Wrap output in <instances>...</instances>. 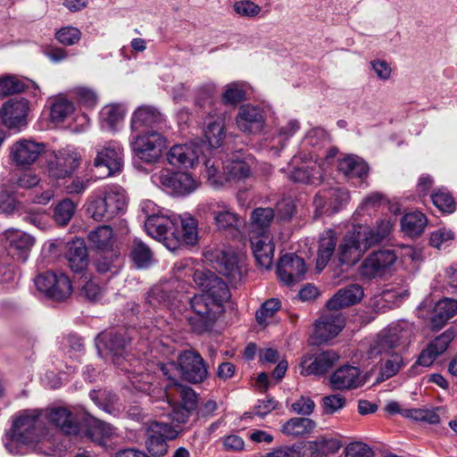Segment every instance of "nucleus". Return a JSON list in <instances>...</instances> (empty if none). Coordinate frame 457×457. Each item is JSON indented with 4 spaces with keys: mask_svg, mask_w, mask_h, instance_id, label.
Masks as SVG:
<instances>
[{
    "mask_svg": "<svg viewBox=\"0 0 457 457\" xmlns=\"http://www.w3.org/2000/svg\"><path fill=\"white\" fill-rule=\"evenodd\" d=\"M195 283L203 289L189 299L192 314L187 316L191 329L196 334L209 331L224 312V303L230 298L227 284L213 273L195 271Z\"/></svg>",
    "mask_w": 457,
    "mask_h": 457,
    "instance_id": "obj_1",
    "label": "nucleus"
},
{
    "mask_svg": "<svg viewBox=\"0 0 457 457\" xmlns=\"http://www.w3.org/2000/svg\"><path fill=\"white\" fill-rule=\"evenodd\" d=\"M392 228L390 220H381L376 227L353 226L342 237L337 251L338 262L342 265L353 266L358 262L365 252L386 238Z\"/></svg>",
    "mask_w": 457,
    "mask_h": 457,
    "instance_id": "obj_2",
    "label": "nucleus"
},
{
    "mask_svg": "<svg viewBox=\"0 0 457 457\" xmlns=\"http://www.w3.org/2000/svg\"><path fill=\"white\" fill-rule=\"evenodd\" d=\"M128 345L127 339L121 334L102 332L96 338V345L99 351L108 350L113 354V362L122 371L128 374L131 386L139 392L146 393L151 396L152 383L145 381L148 374L144 373V368L139 360H129L123 356Z\"/></svg>",
    "mask_w": 457,
    "mask_h": 457,
    "instance_id": "obj_3",
    "label": "nucleus"
},
{
    "mask_svg": "<svg viewBox=\"0 0 457 457\" xmlns=\"http://www.w3.org/2000/svg\"><path fill=\"white\" fill-rule=\"evenodd\" d=\"M39 410H25L19 413L12 422L11 431L4 438L5 448L11 453H17V443L23 445L50 444V437L46 433L44 421Z\"/></svg>",
    "mask_w": 457,
    "mask_h": 457,
    "instance_id": "obj_4",
    "label": "nucleus"
},
{
    "mask_svg": "<svg viewBox=\"0 0 457 457\" xmlns=\"http://www.w3.org/2000/svg\"><path fill=\"white\" fill-rule=\"evenodd\" d=\"M127 206L125 191L117 185L104 187L90 197L87 213L96 221L109 220L123 212Z\"/></svg>",
    "mask_w": 457,
    "mask_h": 457,
    "instance_id": "obj_5",
    "label": "nucleus"
},
{
    "mask_svg": "<svg viewBox=\"0 0 457 457\" xmlns=\"http://www.w3.org/2000/svg\"><path fill=\"white\" fill-rule=\"evenodd\" d=\"M414 334V327L406 320H398L380 331L370 344L369 353L376 357L392 350L406 347Z\"/></svg>",
    "mask_w": 457,
    "mask_h": 457,
    "instance_id": "obj_6",
    "label": "nucleus"
},
{
    "mask_svg": "<svg viewBox=\"0 0 457 457\" xmlns=\"http://www.w3.org/2000/svg\"><path fill=\"white\" fill-rule=\"evenodd\" d=\"M172 228L166 229L163 237L158 240L162 241L163 245L170 251H176L183 245H194L198 241L197 220L192 216H184L178 218L172 214Z\"/></svg>",
    "mask_w": 457,
    "mask_h": 457,
    "instance_id": "obj_7",
    "label": "nucleus"
},
{
    "mask_svg": "<svg viewBox=\"0 0 457 457\" xmlns=\"http://www.w3.org/2000/svg\"><path fill=\"white\" fill-rule=\"evenodd\" d=\"M199 210L212 216L213 224L220 231H238L244 224V220L224 200L212 199L199 205Z\"/></svg>",
    "mask_w": 457,
    "mask_h": 457,
    "instance_id": "obj_8",
    "label": "nucleus"
},
{
    "mask_svg": "<svg viewBox=\"0 0 457 457\" xmlns=\"http://www.w3.org/2000/svg\"><path fill=\"white\" fill-rule=\"evenodd\" d=\"M34 284L39 292L56 302L65 301L72 293L71 279L62 272L41 273L35 278Z\"/></svg>",
    "mask_w": 457,
    "mask_h": 457,
    "instance_id": "obj_9",
    "label": "nucleus"
},
{
    "mask_svg": "<svg viewBox=\"0 0 457 457\" xmlns=\"http://www.w3.org/2000/svg\"><path fill=\"white\" fill-rule=\"evenodd\" d=\"M130 145L138 159L146 163H154L159 160L166 147V138L153 129L135 137Z\"/></svg>",
    "mask_w": 457,
    "mask_h": 457,
    "instance_id": "obj_10",
    "label": "nucleus"
},
{
    "mask_svg": "<svg viewBox=\"0 0 457 457\" xmlns=\"http://www.w3.org/2000/svg\"><path fill=\"white\" fill-rule=\"evenodd\" d=\"M178 427L162 421H152L147 428L145 445L148 453L155 457H162L168 452V441L179 436Z\"/></svg>",
    "mask_w": 457,
    "mask_h": 457,
    "instance_id": "obj_11",
    "label": "nucleus"
},
{
    "mask_svg": "<svg viewBox=\"0 0 457 457\" xmlns=\"http://www.w3.org/2000/svg\"><path fill=\"white\" fill-rule=\"evenodd\" d=\"M293 169L288 178L296 183L319 185L322 179V168L312 154L295 155L292 159Z\"/></svg>",
    "mask_w": 457,
    "mask_h": 457,
    "instance_id": "obj_12",
    "label": "nucleus"
},
{
    "mask_svg": "<svg viewBox=\"0 0 457 457\" xmlns=\"http://www.w3.org/2000/svg\"><path fill=\"white\" fill-rule=\"evenodd\" d=\"M140 212L145 216V227L149 236L155 239L163 237L166 229L172 228V214L164 212L151 200H144L139 205Z\"/></svg>",
    "mask_w": 457,
    "mask_h": 457,
    "instance_id": "obj_13",
    "label": "nucleus"
},
{
    "mask_svg": "<svg viewBox=\"0 0 457 457\" xmlns=\"http://www.w3.org/2000/svg\"><path fill=\"white\" fill-rule=\"evenodd\" d=\"M213 269L226 277L230 283H237L242 278L243 265L238 256L232 251L214 249L205 253Z\"/></svg>",
    "mask_w": 457,
    "mask_h": 457,
    "instance_id": "obj_14",
    "label": "nucleus"
},
{
    "mask_svg": "<svg viewBox=\"0 0 457 457\" xmlns=\"http://www.w3.org/2000/svg\"><path fill=\"white\" fill-rule=\"evenodd\" d=\"M152 180L156 185L177 195H189L197 187L195 180L187 172H173L169 170H162L153 175Z\"/></svg>",
    "mask_w": 457,
    "mask_h": 457,
    "instance_id": "obj_15",
    "label": "nucleus"
},
{
    "mask_svg": "<svg viewBox=\"0 0 457 457\" xmlns=\"http://www.w3.org/2000/svg\"><path fill=\"white\" fill-rule=\"evenodd\" d=\"M395 251L384 249L369 254L359 267V274L365 279H373L382 277L395 262Z\"/></svg>",
    "mask_w": 457,
    "mask_h": 457,
    "instance_id": "obj_16",
    "label": "nucleus"
},
{
    "mask_svg": "<svg viewBox=\"0 0 457 457\" xmlns=\"http://www.w3.org/2000/svg\"><path fill=\"white\" fill-rule=\"evenodd\" d=\"M79 434L75 435L88 440L107 449L109 442L115 435V428L110 424L101 421L92 416H85L79 422Z\"/></svg>",
    "mask_w": 457,
    "mask_h": 457,
    "instance_id": "obj_17",
    "label": "nucleus"
},
{
    "mask_svg": "<svg viewBox=\"0 0 457 457\" xmlns=\"http://www.w3.org/2000/svg\"><path fill=\"white\" fill-rule=\"evenodd\" d=\"M179 375L190 383H201L207 378V368L202 356L195 351L186 350L178 356Z\"/></svg>",
    "mask_w": 457,
    "mask_h": 457,
    "instance_id": "obj_18",
    "label": "nucleus"
},
{
    "mask_svg": "<svg viewBox=\"0 0 457 457\" xmlns=\"http://www.w3.org/2000/svg\"><path fill=\"white\" fill-rule=\"evenodd\" d=\"M350 200L349 192L341 187H330L320 191L314 197L316 216L323 213L332 214L338 212Z\"/></svg>",
    "mask_w": 457,
    "mask_h": 457,
    "instance_id": "obj_19",
    "label": "nucleus"
},
{
    "mask_svg": "<svg viewBox=\"0 0 457 457\" xmlns=\"http://www.w3.org/2000/svg\"><path fill=\"white\" fill-rule=\"evenodd\" d=\"M79 164V156L74 150L64 148L54 152L47 161L49 176L64 179L72 174Z\"/></svg>",
    "mask_w": 457,
    "mask_h": 457,
    "instance_id": "obj_20",
    "label": "nucleus"
},
{
    "mask_svg": "<svg viewBox=\"0 0 457 457\" xmlns=\"http://www.w3.org/2000/svg\"><path fill=\"white\" fill-rule=\"evenodd\" d=\"M9 254L17 262H25L29 257L36 239L31 235L15 228L6 229L4 233Z\"/></svg>",
    "mask_w": 457,
    "mask_h": 457,
    "instance_id": "obj_21",
    "label": "nucleus"
},
{
    "mask_svg": "<svg viewBox=\"0 0 457 457\" xmlns=\"http://www.w3.org/2000/svg\"><path fill=\"white\" fill-rule=\"evenodd\" d=\"M339 355L333 350L306 354L300 364V374L303 376H320L328 371L338 361Z\"/></svg>",
    "mask_w": 457,
    "mask_h": 457,
    "instance_id": "obj_22",
    "label": "nucleus"
},
{
    "mask_svg": "<svg viewBox=\"0 0 457 457\" xmlns=\"http://www.w3.org/2000/svg\"><path fill=\"white\" fill-rule=\"evenodd\" d=\"M266 121L264 111L253 104H243L236 117L237 129L245 134H259Z\"/></svg>",
    "mask_w": 457,
    "mask_h": 457,
    "instance_id": "obj_23",
    "label": "nucleus"
},
{
    "mask_svg": "<svg viewBox=\"0 0 457 457\" xmlns=\"http://www.w3.org/2000/svg\"><path fill=\"white\" fill-rule=\"evenodd\" d=\"M160 399L156 400L154 411L159 416H168L172 422L176 423V425L171 426L178 427L181 433L180 425L185 424L188 420L192 411L181 405H177L175 399L170 396L169 391L162 392L160 389Z\"/></svg>",
    "mask_w": 457,
    "mask_h": 457,
    "instance_id": "obj_24",
    "label": "nucleus"
},
{
    "mask_svg": "<svg viewBox=\"0 0 457 457\" xmlns=\"http://www.w3.org/2000/svg\"><path fill=\"white\" fill-rule=\"evenodd\" d=\"M44 151V144L27 139L19 140L10 148V160L16 166L26 168L36 162Z\"/></svg>",
    "mask_w": 457,
    "mask_h": 457,
    "instance_id": "obj_25",
    "label": "nucleus"
},
{
    "mask_svg": "<svg viewBox=\"0 0 457 457\" xmlns=\"http://www.w3.org/2000/svg\"><path fill=\"white\" fill-rule=\"evenodd\" d=\"M306 266L303 258L295 253L282 256L278 262L277 273L286 285H293L303 278Z\"/></svg>",
    "mask_w": 457,
    "mask_h": 457,
    "instance_id": "obj_26",
    "label": "nucleus"
},
{
    "mask_svg": "<svg viewBox=\"0 0 457 457\" xmlns=\"http://www.w3.org/2000/svg\"><path fill=\"white\" fill-rule=\"evenodd\" d=\"M28 112V100L11 99L3 104L0 109V117L7 128L20 129L27 124Z\"/></svg>",
    "mask_w": 457,
    "mask_h": 457,
    "instance_id": "obj_27",
    "label": "nucleus"
},
{
    "mask_svg": "<svg viewBox=\"0 0 457 457\" xmlns=\"http://www.w3.org/2000/svg\"><path fill=\"white\" fill-rule=\"evenodd\" d=\"M344 327L343 315L338 312L328 310L316 320L314 335L320 343H325L337 337Z\"/></svg>",
    "mask_w": 457,
    "mask_h": 457,
    "instance_id": "obj_28",
    "label": "nucleus"
},
{
    "mask_svg": "<svg viewBox=\"0 0 457 457\" xmlns=\"http://www.w3.org/2000/svg\"><path fill=\"white\" fill-rule=\"evenodd\" d=\"M456 334V328L451 327L436 337L422 350L417 360V364L424 367L432 365L436 359L448 349Z\"/></svg>",
    "mask_w": 457,
    "mask_h": 457,
    "instance_id": "obj_29",
    "label": "nucleus"
},
{
    "mask_svg": "<svg viewBox=\"0 0 457 457\" xmlns=\"http://www.w3.org/2000/svg\"><path fill=\"white\" fill-rule=\"evenodd\" d=\"M96 167L104 166L108 175L120 171L123 166V148L119 142L110 141L96 151L94 160Z\"/></svg>",
    "mask_w": 457,
    "mask_h": 457,
    "instance_id": "obj_30",
    "label": "nucleus"
},
{
    "mask_svg": "<svg viewBox=\"0 0 457 457\" xmlns=\"http://www.w3.org/2000/svg\"><path fill=\"white\" fill-rule=\"evenodd\" d=\"M203 153L197 143L190 142L173 145L167 154L169 163L175 167H193Z\"/></svg>",
    "mask_w": 457,
    "mask_h": 457,
    "instance_id": "obj_31",
    "label": "nucleus"
},
{
    "mask_svg": "<svg viewBox=\"0 0 457 457\" xmlns=\"http://www.w3.org/2000/svg\"><path fill=\"white\" fill-rule=\"evenodd\" d=\"M46 418L50 423L60 428L65 435L75 436L80 432V420L67 408H52L47 411Z\"/></svg>",
    "mask_w": 457,
    "mask_h": 457,
    "instance_id": "obj_32",
    "label": "nucleus"
},
{
    "mask_svg": "<svg viewBox=\"0 0 457 457\" xmlns=\"http://www.w3.org/2000/svg\"><path fill=\"white\" fill-rule=\"evenodd\" d=\"M359 368L350 365L341 366L330 376V385L336 390H348L363 385Z\"/></svg>",
    "mask_w": 457,
    "mask_h": 457,
    "instance_id": "obj_33",
    "label": "nucleus"
},
{
    "mask_svg": "<svg viewBox=\"0 0 457 457\" xmlns=\"http://www.w3.org/2000/svg\"><path fill=\"white\" fill-rule=\"evenodd\" d=\"M363 289L356 284L339 289L328 302L327 309L336 311L359 303L363 297Z\"/></svg>",
    "mask_w": 457,
    "mask_h": 457,
    "instance_id": "obj_34",
    "label": "nucleus"
},
{
    "mask_svg": "<svg viewBox=\"0 0 457 457\" xmlns=\"http://www.w3.org/2000/svg\"><path fill=\"white\" fill-rule=\"evenodd\" d=\"M254 161L252 156H235L225 163L226 182H240L250 178Z\"/></svg>",
    "mask_w": 457,
    "mask_h": 457,
    "instance_id": "obj_35",
    "label": "nucleus"
},
{
    "mask_svg": "<svg viewBox=\"0 0 457 457\" xmlns=\"http://www.w3.org/2000/svg\"><path fill=\"white\" fill-rule=\"evenodd\" d=\"M250 240L257 263L265 269L270 268L275 248L271 235L250 236Z\"/></svg>",
    "mask_w": 457,
    "mask_h": 457,
    "instance_id": "obj_36",
    "label": "nucleus"
},
{
    "mask_svg": "<svg viewBox=\"0 0 457 457\" xmlns=\"http://www.w3.org/2000/svg\"><path fill=\"white\" fill-rule=\"evenodd\" d=\"M163 120V116L156 108L142 105L133 112L130 127L133 131H136L145 127H159Z\"/></svg>",
    "mask_w": 457,
    "mask_h": 457,
    "instance_id": "obj_37",
    "label": "nucleus"
},
{
    "mask_svg": "<svg viewBox=\"0 0 457 457\" xmlns=\"http://www.w3.org/2000/svg\"><path fill=\"white\" fill-rule=\"evenodd\" d=\"M177 283L176 279H170L168 282L154 287L147 296L148 303L154 308H156L157 304H163L164 306L172 305L179 294L178 290H172Z\"/></svg>",
    "mask_w": 457,
    "mask_h": 457,
    "instance_id": "obj_38",
    "label": "nucleus"
},
{
    "mask_svg": "<svg viewBox=\"0 0 457 457\" xmlns=\"http://www.w3.org/2000/svg\"><path fill=\"white\" fill-rule=\"evenodd\" d=\"M457 313V300L444 298L436 302L430 317L434 329L441 328Z\"/></svg>",
    "mask_w": 457,
    "mask_h": 457,
    "instance_id": "obj_39",
    "label": "nucleus"
},
{
    "mask_svg": "<svg viewBox=\"0 0 457 457\" xmlns=\"http://www.w3.org/2000/svg\"><path fill=\"white\" fill-rule=\"evenodd\" d=\"M274 219L271 208H256L253 211L250 220V236L270 235V227Z\"/></svg>",
    "mask_w": 457,
    "mask_h": 457,
    "instance_id": "obj_40",
    "label": "nucleus"
},
{
    "mask_svg": "<svg viewBox=\"0 0 457 457\" xmlns=\"http://www.w3.org/2000/svg\"><path fill=\"white\" fill-rule=\"evenodd\" d=\"M337 234L333 229L325 230L319 242L318 256L316 261V268L320 271L322 270L328 263L330 258L336 251Z\"/></svg>",
    "mask_w": 457,
    "mask_h": 457,
    "instance_id": "obj_41",
    "label": "nucleus"
},
{
    "mask_svg": "<svg viewBox=\"0 0 457 457\" xmlns=\"http://www.w3.org/2000/svg\"><path fill=\"white\" fill-rule=\"evenodd\" d=\"M66 258L71 270L74 272L84 270L88 263L87 251L84 242L77 239L70 243Z\"/></svg>",
    "mask_w": 457,
    "mask_h": 457,
    "instance_id": "obj_42",
    "label": "nucleus"
},
{
    "mask_svg": "<svg viewBox=\"0 0 457 457\" xmlns=\"http://www.w3.org/2000/svg\"><path fill=\"white\" fill-rule=\"evenodd\" d=\"M125 115V110L120 104H112L104 106L99 113L100 125L103 129L117 130Z\"/></svg>",
    "mask_w": 457,
    "mask_h": 457,
    "instance_id": "obj_43",
    "label": "nucleus"
},
{
    "mask_svg": "<svg viewBox=\"0 0 457 457\" xmlns=\"http://www.w3.org/2000/svg\"><path fill=\"white\" fill-rule=\"evenodd\" d=\"M338 170L348 179H362L367 176L369 167L361 158L348 155L339 160Z\"/></svg>",
    "mask_w": 457,
    "mask_h": 457,
    "instance_id": "obj_44",
    "label": "nucleus"
},
{
    "mask_svg": "<svg viewBox=\"0 0 457 457\" xmlns=\"http://www.w3.org/2000/svg\"><path fill=\"white\" fill-rule=\"evenodd\" d=\"M87 237L90 245L101 253L113 250V231L110 226L97 227L88 234Z\"/></svg>",
    "mask_w": 457,
    "mask_h": 457,
    "instance_id": "obj_45",
    "label": "nucleus"
},
{
    "mask_svg": "<svg viewBox=\"0 0 457 457\" xmlns=\"http://www.w3.org/2000/svg\"><path fill=\"white\" fill-rule=\"evenodd\" d=\"M328 136L324 129L316 127L310 129L304 136L301 148L303 150H308L312 148L309 154L313 155L314 159L318 158L317 151L324 147L328 143Z\"/></svg>",
    "mask_w": 457,
    "mask_h": 457,
    "instance_id": "obj_46",
    "label": "nucleus"
},
{
    "mask_svg": "<svg viewBox=\"0 0 457 457\" xmlns=\"http://www.w3.org/2000/svg\"><path fill=\"white\" fill-rule=\"evenodd\" d=\"M316 423L309 418H292L283 424L281 432L294 437L303 436L313 431Z\"/></svg>",
    "mask_w": 457,
    "mask_h": 457,
    "instance_id": "obj_47",
    "label": "nucleus"
},
{
    "mask_svg": "<svg viewBox=\"0 0 457 457\" xmlns=\"http://www.w3.org/2000/svg\"><path fill=\"white\" fill-rule=\"evenodd\" d=\"M427 218L420 212L405 213L401 220L402 230L410 237L420 236L426 228Z\"/></svg>",
    "mask_w": 457,
    "mask_h": 457,
    "instance_id": "obj_48",
    "label": "nucleus"
},
{
    "mask_svg": "<svg viewBox=\"0 0 457 457\" xmlns=\"http://www.w3.org/2000/svg\"><path fill=\"white\" fill-rule=\"evenodd\" d=\"M30 86L38 89L36 84L29 79H22L16 76L0 78V96L21 93Z\"/></svg>",
    "mask_w": 457,
    "mask_h": 457,
    "instance_id": "obj_49",
    "label": "nucleus"
},
{
    "mask_svg": "<svg viewBox=\"0 0 457 457\" xmlns=\"http://www.w3.org/2000/svg\"><path fill=\"white\" fill-rule=\"evenodd\" d=\"M167 391L170 393L172 398H174V395H178L181 400V406L187 408V410L195 411L197 408V395L189 386L174 383L169 386H165L163 392Z\"/></svg>",
    "mask_w": 457,
    "mask_h": 457,
    "instance_id": "obj_50",
    "label": "nucleus"
},
{
    "mask_svg": "<svg viewBox=\"0 0 457 457\" xmlns=\"http://www.w3.org/2000/svg\"><path fill=\"white\" fill-rule=\"evenodd\" d=\"M130 257L133 263L139 269L147 268L153 262L150 247L137 238L133 240Z\"/></svg>",
    "mask_w": 457,
    "mask_h": 457,
    "instance_id": "obj_51",
    "label": "nucleus"
},
{
    "mask_svg": "<svg viewBox=\"0 0 457 457\" xmlns=\"http://www.w3.org/2000/svg\"><path fill=\"white\" fill-rule=\"evenodd\" d=\"M204 135L212 148H218L221 146L226 137L224 120L219 118L216 120L208 123Z\"/></svg>",
    "mask_w": 457,
    "mask_h": 457,
    "instance_id": "obj_52",
    "label": "nucleus"
},
{
    "mask_svg": "<svg viewBox=\"0 0 457 457\" xmlns=\"http://www.w3.org/2000/svg\"><path fill=\"white\" fill-rule=\"evenodd\" d=\"M221 164L220 159L207 158L204 161L207 179L215 187L223 186L226 182L225 164L222 165L223 171L220 170Z\"/></svg>",
    "mask_w": 457,
    "mask_h": 457,
    "instance_id": "obj_53",
    "label": "nucleus"
},
{
    "mask_svg": "<svg viewBox=\"0 0 457 457\" xmlns=\"http://www.w3.org/2000/svg\"><path fill=\"white\" fill-rule=\"evenodd\" d=\"M96 270L99 273L111 271L115 273L120 267V255L114 250L100 253L95 262Z\"/></svg>",
    "mask_w": 457,
    "mask_h": 457,
    "instance_id": "obj_54",
    "label": "nucleus"
},
{
    "mask_svg": "<svg viewBox=\"0 0 457 457\" xmlns=\"http://www.w3.org/2000/svg\"><path fill=\"white\" fill-rule=\"evenodd\" d=\"M245 88L242 82H231L226 85L221 99L226 104L236 105L245 99Z\"/></svg>",
    "mask_w": 457,
    "mask_h": 457,
    "instance_id": "obj_55",
    "label": "nucleus"
},
{
    "mask_svg": "<svg viewBox=\"0 0 457 457\" xmlns=\"http://www.w3.org/2000/svg\"><path fill=\"white\" fill-rule=\"evenodd\" d=\"M434 205L443 212L452 213L456 205L452 195L444 188H440L431 195Z\"/></svg>",
    "mask_w": 457,
    "mask_h": 457,
    "instance_id": "obj_56",
    "label": "nucleus"
},
{
    "mask_svg": "<svg viewBox=\"0 0 457 457\" xmlns=\"http://www.w3.org/2000/svg\"><path fill=\"white\" fill-rule=\"evenodd\" d=\"M76 209L75 204L70 199L61 201L54 209V220L62 226L66 225L72 216Z\"/></svg>",
    "mask_w": 457,
    "mask_h": 457,
    "instance_id": "obj_57",
    "label": "nucleus"
},
{
    "mask_svg": "<svg viewBox=\"0 0 457 457\" xmlns=\"http://www.w3.org/2000/svg\"><path fill=\"white\" fill-rule=\"evenodd\" d=\"M403 416L428 424H437L440 421L439 415L435 410L405 409Z\"/></svg>",
    "mask_w": 457,
    "mask_h": 457,
    "instance_id": "obj_58",
    "label": "nucleus"
},
{
    "mask_svg": "<svg viewBox=\"0 0 457 457\" xmlns=\"http://www.w3.org/2000/svg\"><path fill=\"white\" fill-rule=\"evenodd\" d=\"M404 366L403 357L395 353L391 354L381 365L380 374L384 379L394 377Z\"/></svg>",
    "mask_w": 457,
    "mask_h": 457,
    "instance_id": "obj_59",
    "label": "nucleus"
},
{
    "mask_svg": "<svg viewBox=\"0 0 457 457\" xmlns=\"http://www.w3.org/2000/svg\"><path fill=\"white\" fill-rule=\"evenodd\" d=\"M72 93L76 101L86 108H93L98 102L97 94L87 87H77Z\"/></svg>",
    "mask_w": 457,
    "mask_h": 457,
    "instance_id": "obj_60",
    "label": "nucleus"
},
{
    "mask_svg": "<svg viewBox=\"0 0 457 457\" xmlns=\"http://www.w3.org/2000/svg\"><path fill=\"white\" fill-rule=\"evenodd\" d=\"M281 308V303L278 298H270L265 301L256 312L255 318L259 324H264L268 318H271Z\"/></svg>",
    "mask_w": 457,
    "mask_h": 457,
    "instance_id": "obj_61",
    "label": "nucleus"
},
{
    "mask_svg": "<svg viewBox=\"0 0 457 457\" xmlns=\"http://www.w3.org/2000/svg\"><path fill=\"white\" fill-rule=\"evenodd\" d=\"M453 239L454 233L453 230L446 228H439L431 232L429 243L433 247L440 249L449 245Z\"/></svg>",
    "mask_w": 457,
    "mask_h": 457,
    "instance_id": "obj_62",
    "label": "nucleus"
},
{
    "mask_svg": "<svg viewBox=\"0 0 457 457\" xmlns=\"http://www.w3.org/2000/svg\"><path fill=\"white\" fill-rule=\"evenodd\" d=\"M73 104L64 98L54 101L51 107V119L54 121H62L73 112Z\"/></svg>",
    "mask_w": 457,
    "mask_h": 457,
    "instance_id": "obj_63",
    "label": "nucleus"
},
{
    "mask_svg": "<svg viewBox=\"0 0 457 457\" xmlns=\"http://www.w3.org/2000/svg\"><path fill=\"white\" fill-rule=\"evenodd\" d=\"M345 457H374L373 450L365 443L353 441L344 450Z\"/></svg>",
    "mask_w": 457,
    "mask_h": 457,
    "instance_id": "obj_64",
    "label": "nucleus"
}]
</instances>
